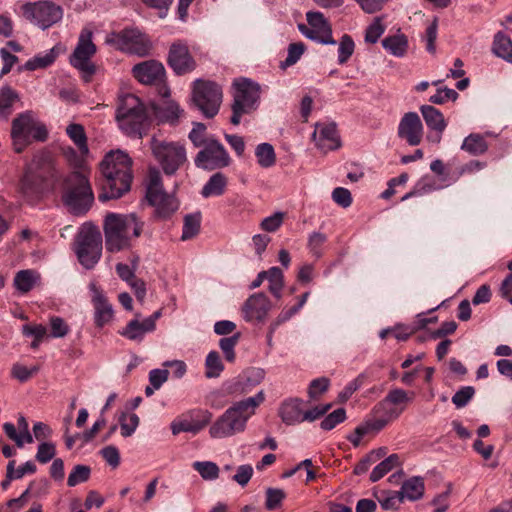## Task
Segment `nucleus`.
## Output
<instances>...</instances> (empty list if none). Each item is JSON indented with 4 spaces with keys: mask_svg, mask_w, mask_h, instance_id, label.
<instances>
[{
    "mask_svg": "<svg viewBox=\"0 0 512 512\" xmlns=\"http://www.w3.org/2000/svg\"><path fill=\"white\" fill-rule=\"evenodd\" d=\"M239 339L240 333H236L230 337L221 338L219 341V346L224 353L225 359L229 362H233L235 360L234 348L237 345Z\"/></svg>",
    "mask_w": 512,
    "mask_h": 512,
    "instance_id": "3c124183",
    "label": "nucleus"
},
{
    "mask_svg": "<svg viewBox=\"0 0 512 512\" xmlns=\"http://www.w3.org/2000/svg\"><path fill=\"white\" fill-rule=\"evenodd\" d=\"M264 379V371L252 368L227 384L228 394L239 396L249 393L252 388Z\"/></svg>",
    "mask_w": 512,
    "mask_h": 512,
    "instance_id": "4be33fe9",
    "label": "nucleus"
},
{
    "mask_svg": "<svg viewBox=\"0 0 512 512\" xmlns=\"http://www.w3.org/2000/svg\"><path fill=\"white\" fill-rule=\"evenodd\" d=\"M48 138L46 126L36 119L32 111L20 113L12 120L11 139L16 153H22L33 142Z\"/></svg>",
    "mask_w": 512,
    "mask_h": 512,
    "instance_id": "423d86ee",
    "label": "nucleus"
},
{
    "mask_svg": "<svg viewBox=\"0 0 512 512\" xmlns=\"http://www.w3.org/2000/svg\"><path fill=\"white\" fill-rule=\"evenodd\" d=\"M474 394L475 389L472 386H464L453 395L452 402L457 408H463L473 398Z\"/></svg>",
    "mask_w": 512,
    "mask_h": 512,
    "instance_id": "052dcab7",
    "label": "nucleus"
},
{
    "mask_svg": "<svg viewBox=\"0 0 512 512\" xmlns=\"http://www.w3.org/2000/svg\"><path fill=\"white\" fill-rule=\"evenodd\" d=\"M66 133L81 153L88 152L87 137L82 125L75 123L70 124L66 128Z\"/></svg>",
    "mask_w": 512,
    "mask_h": 512,
    "instance_id": "4c0bfd02",
    "label": "nucleus"
},
{
    "mask_svg": "<svg viewBox=\"0 0 512 512\" xmlns=\"http://www.w3.org/2000/svg\"><path fill=\"white\" fill-rule=\"evenodd\" d=\"M270 310V300L264 293L251 295L242 307L243 317L248 322H264Z\"/></svg>",
    "mask_w": 512,
    "mask_h": 512,
    "instance_id": "aec40b11",
    "label": "nucleus"
},
{
    "mask_svg": "<svg viewBox=\"0 0 512 512\" xmlns=\"http://www.w3.org/2000/svg\"><path fill=\"white\" fill-rule=\"evenodd\" d=\"M201 224V214L199 212L188 214L184 218L182 240L193 238L199 233Z\"/></svg>",
    "mask_w": 512,
    "mask_h": 512,
    "instance_id": "58836bf2",
    "label": "nucleus"
},
{
    "mask_svg": "<svg viewBox=\"0 0 512 512\" xmlns=\"http://www.w3.org/2000/svg\"><path fill=\"white\" fill-rule=\"evenodd\" d=\"M206 126L203 123H194L193 129L189 133V139L195 147H203L210 137L205 136Z\"/></svg>",
    "mask_w": 512,
    "mask_h": 512,
    "instance_id": "680f3d73",
    "label": "nucleus"
},
{
    "mask_svg": "<svg viewBox=\"0 0 512 512\" xmlns=\"http://www.w3.org/2000/svg\"><path fill=\"white\" fill-rule=\"evenodd\" d=\"M167 61L177 75L189 73L196 67L187 45L182 42H174L171 45Z\"/></svg>",
    "mask_w": 512,
    "mask_h": 512,
    "instance_id": "6ab92c4d",
    "label": "nucleus"
},
{
    "mask_svg": "<svg viewBox=\"0 0 512 512\" xmlns=\"http://www.w3.org/2000/svg\"><path fill=\"white\" fill-rule=\"evenodd\" d=\"M19 101L18 93L10 86L0 89V118L7 119L13 111V106Z\"/></svg>",
    "mask_w": 512,
    "mask_h": 512,
    "instance_id": "7c9ffc66",
    "label": "nucleus"
},
{
    "mask_svg": "<svg viewBox=\"0 0 512 512\" xmlns=\"http://www.w3.org/2000/svg\"><path fill=\"white\" fill-rule=\"evenodd\" d=\"M143 227L144 222L134 213L107 214L103 224L106 250L117 253L130 249L133 240L142 234Z\"/></svg>",
    "mask_w": 512,
    "mask_h": 512,
    "instance_id": "20e7f679",
    "label": "nucleus"
},
{
    "mask_svg": "<svg viewBox=\"0 0 512 512\" xmlns=\"http://www.w3.org/2000/svg\"><path fill=\"white\" fill-rule=\"evenodd\" d=\"M414 395V392L408 393L401 388L391 389L386 397L374 407L373 411L397 419L404 411L405 404L411 402Z\"/></svg>",
    "mask_w": 512,
    "mask_h": 512,
    "instance_id": "f3484780",
    "label": "nucleus"
},
{
    "mask_svg": "<svg viewBox=\"0 0 512 512\" xmlns=\"http://www.w3.org/2000/svg\"><path fill=\"white\" fill-rule=\"evenodd\" d=\"M379 417L368 420L362 423L363 428L366 433H378L381 431L390 421L394 420V418H390L389 415H385L382 413H375Z\"/></svg>",
    "mask_w": 512,
    "mask_h": 512,
    "instance_id": "603ef678",
    "label": "nucleus"
},
{
    "mask_svg": "<svg viewBox=\"0 0 512 512\" xmlns=\"http://www.w3.org/2000/svg\"><path fill=\"white\" fill-rule=\"evenodd\" d=\"M346 419V411L344 408H338L328 414L321 422L320 426L323 430H332L337 424L342 423Z\"/></svg>",
    "mask_w": 512,
    "mask_h": 512,
    "instance_id": "6e6d98bb",
    "label": "nucleus"
},
{
    "mask_svg": "<svg viewBox=\"0 0 512 512\" xmlns=\"http://www.w3.org/2000/svg\"><path fill=\"white\" fill-rule=\"evenodd\" d=\"M121 435L123 437H130L139 425V417L135 413L127 414L122 413L119 418Z\"/></svg>",
    "mask_w": 512,
    "mask_h": 512,
    "instance_id": "49530a36",
    "label": "nucleus"
},
{
    "mask_svg": "<svg viewBox=\"0 0 512 512\" xmlns=\"http://www.w3.org/2000/svg\"><path fill=\"white\" fill-rule=\"evenodd\" d=\"M93 32L84 28L80 32L77 45L70 56V64L89 75L95 72V66L91 63V58L95 55L97 48L92 41Z\"/></svg>",
    "mask_w": 512,
    "mask_h": 512,
    "instance_id": "4468645a",
    "label": "nucleus"
},
{
    "mask_svg": "<svg viewBox=\"0 0 512 512\" xmlns=\"http://www.w3.org/2000/svg\"><path fill=\"white\" fill-rule=\"evenodd\" d=\"M62 200L75 215L89 210L94 196L88 179L82 173L73 172L64 179Z\"/></svg>",
    "mask_w": 512,
    "mask_h": 512,
    "instance_id": "0eeeda50",
    "label": "nucleus"
},
{
    "mask_svg": "<svg viewBox=\"0 0 512 512\" xmlns=\"http://www.w3.org/2000/svg\"><path fill=\"white\" fill-rule=\"evenodd\" d=\"M137 263H138L137 256L133 259L132 266H129L128 264H124V263H118L116 265V272H117L118 276L123 281L127 282L128 284L130 282H132L134 279H136L135 270L137 268Z\"/></svg>",
    "mask_w": 512,
    "mask_h": 512,
    "instance_id": "69168bd1",
    "label": "nucleus"
},
{
    "mask_svg": "<svg viewBox=\"0 0 512 512\" xmlns=\"http://www.w3.org/2000/svg\"><path fill=\"white\" fill-rule=\"evenodd\" d=\"M355 44L351 36L344 34L339 42L338 63L345 64L354 52Z\"/></svg>",
    "mask_w": 512,
    "mask_h": 512,
    "instance_id": "de8ad7c7",
    "label": "nucleus"
},
{
    "mask_svg": "<svg viewBox=\"0 0 512 512\" xmlns=\"http://www.w3.org/2000/svg\"><path fill=\"white\" fill-rule=\"evenodd\" d=\"M305 51V45L302 42L291 43L288 47L287 58L280 63V68L286 69L294 65L303 55Z\"/></svg>",
    "mask_w": 512,
    "mask_h": 512,
    "instance_id": "8fccbe9b",
    "label": "nucleus"
},
{
    "mask_svg": "<svg viewBox=\"0 0 512 512\" xmlns=\"http://www.w3.org/2000/svg\"><path fill=\"white\" fill-rule=\"evenodd\" d=\"M151 110L159 122L176 124L183 114V110L173 101H165L162 104L152 105Z\"/></svg>",
    "mask_w": 512,
    "mask_h": 512,
    "instance_id": "a878e982",
    "label": "nucleus"
},
{
    "mask_svg": "<svg viewBox=\"0 0 512 512\" xmlns=\"http://www.w3.org/2000/svg\"><path fill=\"white\" fill-rule=\"evenodd\" d=\"M461 149L473 156H477L484 154L488 150V144L482 135L472 133L464 139Z\"/></svg>",
    "mask_w": 512,
    "mask_h": 512,
    "instance_id": "473e14b6",
    "label": "nucleus"
},
{
    "mask_svg": "<svg viewBox=\"0 0 512 512\" xmlns=\"http://www.w3.org/2000/svg\"><path fill=\"white\" fill-rule=\"evenodd\" d=\"M397 493L402 501L403 499L418 500L424 493V481L420 477H412L402 484L401 490Z\"/></svg>",
    "mask_w": 512,
    "mask_h": 512,
    "instance_id": "cd10ccee",
    "label": "nucleus"
},
{
    "mask_svg": "<svg viewBox=\"0 0 512 512\" xmlns=\"http://www.w3.org/2000/svg\"><path fill=\"white\" fill-rule=\"evenodd\" d=\"M397 134L410 146H417L422 142L424 127L416 112L405 113L398 125Z\"/></svg>",
    "mask_w": 512,
    "mask_h": 512,
    "instance_id": "a211bd4d",
    "label": "nucleus"
},
{
    "mask_svg": "<svg viewBox=\"0 0 512 512\" xmlns=\"http://www.w3.org/2000/svg\"><path fill=\"white\" fill-rule=\"evenodd\" d=\"M207 378L219 377L221 372L224 370V365L221 361L220 355L216 351H211L206 357L205 361Z\"/></svg>",
    "mask_w": 512,
    "mask_h": 512,
    "instance_id": "c03bdc74",
    "label": "nucleus"
},
{
    "mask_svg": "<svg viewBox=\"0 0 512 512\" xmlns=\"http://www.w3.org/2000/svg\"><path fill=\"white\" fill-rule=\"evenodd\" d=\"M192 467L204 480L212 481L219 476V467L212 461H196Z\"/></svg>",
    "mask_w": 512,
    "mask_h": 512,
    "instance_id": "37998d69",
    "label": "nucleus"
},
{
    "mask_svg": "<svg viewBox=\"0 0 512 512\" xmlns=\"http://www.w3.org/2000/svg\"><path fill=\"white\" fill-rule=\"evenodd\" d=\"M153 157L166 175H173L187 161L186 149L176 141H167L153 136L150 140Z\"/></svg>",
    "mask_w": 512,
    "mask_h": 512,
    "instance_id": "1a4fd4ad",
    "label": "nucleus"
},
{
    "mask_svg": "<svg viewBox=\"0 0 512 512\" xmlns=\"http://www.w3.org/2000/svg\"><path fill=\"white\" fill-rule=\"evenodd\" d=\"M306 19L309 26L320 31L322 34L324 33L326 39L332 37L331 26L321 12L310 11L306 14Z\"/></svg>",
    "mask_w": 512,
    "mask_h": 512,
    "instance_id": "ea45409f",
    "label": "nucleus"
},
{
    "mask_svg": "<svg viewBox=\"0 0 512 512\" xmlns=\"http://www.w3.org/2000/svg\"><path fill=\"white\" fill-rule=\"evenodd\" d=\"M194 162L198 168L211 171L227 167L230 164V156L218 140L209 138L206 145L197 153Z\"/></svg>",
    "mask_w": 512,
    "mask_h": 512,
    "instance_id": "2eb2a0df",
    "label": "nucleus"
},
{
    "mask_svg": "<svg viewBox=\"0 0 512 512\" xmlns=\"http://www.w3.org/2000/svg\"><path fill=\"white\" fill-rule=\"evenodd\" d=\"M458 98V93L454 89L450 88H439L436 93L429 98V101L433 104H444L447 101H455Z\"/></svg>",
    "mask_w": 512,
    "mask_h": 512,
    "instance_id": "338daca9",
    "label": "nucleus"
},
{
    "mask_svg": "<svg viewBox=\"0 0 512 512\" xmlns=\"http://www.w3.org/2000/svg\"><path fill=\"white\" fill-rule=\"evenodd\" d=\"M56 454L55 444L52 442H42L38 446V450L36 453V460L42 464L48 463L50 460L54 458Z\"/></svg>",
    "mask_w": 512,
    "mask_h": 512,
    "instance_id": "e2e57ef3",
    "label": "nucleus"
},
{
    "mask_svg": "<svg viewBox=\"0 0 512 512\" xmlns=\"http://www.w3.org/2000/svg\"><path fill=\"white\" fill-rule=\"evenodd\" d=\"M492 51L498 57L512 63V41L509 36L498 32L494 36Z\"/></svg>",
    "mask_w": 512,
    "mask_h": 512,
    "instance_id": "2f4dec72",
    "label": "nucleus"
},
{
    "mask_svg": "<svg viewBox=\"0 0 512 512\" xmlns=\"http://www.w3.org/2000/svg\"><path fill=\"white\" fill-rule=\"evenodd\" d=\"M132 159L121 150L111 151L100 163V171L103 176L102 189L99 200L120 198L128 192L132 182Z\"/></svg>",
    "mask_w": 512,
    "mask_h": 512,
    "instance_id": "f03ea898",
    "label": "nucleus"
},
{
    "mask_svg": "<svg viewBox=\"0 0 512 512\" xmlns=\"http://www.w3.org/2000/svg\"><path fill=\"white\" fill-rule=\"evenodd\" d=\"M298 28L305 37H307L311 40L317 41L321 44H332V45L336 44V41L333 39V37L326 39V36L324 33L322 34L320 31H317L316 29L312 28L311 26L308 27L304 24H299Z\"/></svg>",
    "mask_w": 512,
    "mask_h": 512,
    "instance_id": "13d9d810",
    "label": "nucleus"
},
{
    "mask_svg": "<svg viewBox=\"0 0 512 512\" xmlns=\"http://www.w3.org/2000/svg\"><path fill=\"white\" fill-rule=\"evenodd\" d=\"M103 239L99 229L93 225H84L76 238L75 253L81 265L92 269L100 260Z\"/></svg>",
    "mask_w": 512,
    "mask_h": 512,
    "instance_id": "9b49d317",
    "label": "nucleus"
},
{
    "mask_svg": "<svg viewBox=\"0 0 512 512\" xmlns=\"http://www.w3.org/2000/svg\"><path fill=\"white\" fill-rule=\"evenodd\" d=\"M116 120L120 129L132 137L142 138L149 127L147 109L133 94H126L120 99Z\"/></svg>",
    "mask_w": 512,
    "mask_h": 512,
    "instance_id": "39448f33",
    "label": "nucleus"
},
{
    "mask_svg": "<svg viewBox=\"0 0 512 512\" xmlns=\"http://www.w3.org/2000/svg\"><path fill=\"white\" fill-rule=\"evenodd\" d=\"M171 431L173 435H177L181 432H190L196 434L201 431V425H193L192 421H190L188 416L185 414L181 418L176 419L171 423Z\"/></svg>",
    "mask_w": 512,
    "mask_h": 512,
    "instance_id": "a18cd8bd",
    "label": "nucleus"
},
{
    "mask_svg": "<svg viewBox=\"0 0 512 512\" xmlns=\"http://www.w3.org/2000/svg\"><path fill=\"white\" fill-rule=\"evenodd\" d=\"M300 399H289L284 401L279 408V416L287 425H295L303 422L304 411L301 408Z\"/></svg>",
    "mask_w": 512,
    "mask_h": 512,
    "instance_id": "bb28decb",
    "label": "nucleus"
},
{
    "mask_svg": "<svg viewBox=\"0 0 512 512\" xmlns=\"http://www.w3.org/2000/svg\"><path fill=\"white\" fill-rule=\"evenodd\" d=\"M146 199L155 208L160 218H168L179 207L178 200L172 194L165 192L162 185V176L157 168H150L146 183Z\"/></svg>",
    "mask_w": 512,
    "mask_h": 512,
    "instance_id": "9d476101",
    "label": "nucleus"
},
{
    "mask_svg": "<svg viewBox=\"0 0 512 512\" xmlns=\"http://www.w3.org/2000/svg\"><path fill=\"white\" fill-rule=\"evenodd\" d=\"M133 76L142 84L152 85L161 83L165 78L163 64L156 60H147L132 68Z\"/></svg>",
    "mask_w": 512,
    "mask_h": 512,
    "instance_id": "412c9836",
    "label": "nucleus"
},
{
    "mask_svg": "<svg viewBox=\"0 0 512 512\" xmlns=\"http://www.w3.org/2000/svg\"><path fill=\"white\" fill-rule=\"evenodd\" d=\"M399 465V456L397 454H391L382 462H380L371 472L370 480L376 482L380 480L384 475L390 472L394 467Z\"/></svg>",
    "mask_w": 512,
    "mask_h": 512,
    "instance_id": "e433bc0d",
    "label": "nucleus"
},
{
    "mask_svg": "<svg viewBox=\"0 0 512 512\" xmlns=\"http://www.w3.org/2000/svg\"><path fill=\"white\" fill-rule=\"evenodd\" d=\"M233 102L231 104V123L238 125L243 115L257 110L260 101V85L242 78L233 82Z\"/></svg>",
    "mask_w": 512,
    "mask_h": 512,
    "instance_id": "6e6552de",
    "label": "nucleus"
},
{
    "mask_svg": "<svg viewBox=\"0 0 512 512\" xmlns=\"http://www.w3.org/2000/svg\"><path fill=\"white\" fill-rule=\"evenodd\" d=\"M285 492L278 488H268L266 490L265 507L267 510H275L280 507L285 498Z\"/></svg>",
    "mask_w": 512,
    "mask_h": 512,
    "instance_id": "4d7b16f0",
    "label": "nucleus"
},
{
    "mask_svg": "<svg viewBox=\"0 0 512 512\" xmlns=\"http://www.w3.org/2000/svg\"><path fill=\"white\" fill-rule=\"evenodd\" d=\"M58 180L59 172L52 154L41 150L26 164L20 179L19 191L27 201L34 202L45 192L53 189Z\"/></svg>",
    "mask_w": 512,
    "mask_h": 512,
    "instance_id": "f257e3e1",
    "label": "nucleus"
},
{
    "mask_svg": "<svg viewBox=\"0 0 512 512\" xmlns=\"http://www.w3.org/2000/svg\"><path fill=\"white\" fill-rule=\"evenodd\" d=\"M24 17L34 25L45 30L59 22L63 9L52 1L29 2L22 6Z\"/></svg>",
    "mask_w": 512,
    "mask_h": 512,
    "instance_id": "ddd939ff",
    "label": "nucleus"
},
{
    "mask_svg": "<svg viewBox=\"0 0 512 512\" xmlns=\"http://www.w3.org/2000/svg\"><path fill=\"white\" fill-rule=\"evenodd\" d=\"M330 381L326 377L317 378L311 381L308 388V395L311 399H318L329 387Z\"/></svg>",
    "mask_w": 512,
    "mask_h": 512,
    "instance_id": "0e129e2a",
    "label": "nucleus"
},
{
    "mask_svg": "<svg viewBox=\"0 0 512 512\" xmlns=\"http://www.w3.org/2000/svg\"><path fill=\"white\" fill-rule=\"evenodd\" d=\"M223 100L222 88L210 80L196 79L192 86V102L206 117H215Z\"/></svg>",
    "mask_w": 512,
    "mask_h": 512,
    "instance_id": "f8f14e48",
    "label": "nucleus"
},
{
    "mask_svg": "<svg viewBox=\"0 0 512 512\" xmlns=\"http://www.w3.org/2000/svg\"><path fill=\"white\" fill-rule=\"evenodd\" d=\"M119 48L129 54L144 57L150 54L152 42L147 35L136 28L124 29L117 34Z\"/></svg>",
    "mask_w": 512,
    "mask_h": 512,
    "instance_id": "dca6fc26",
    "label": "nucleus"
},
{
    "mask_svg": "<svg viewBox=\"0 0 512 512\" xmlns=\"http://www.w3.org/2000/svg\"><path fill=\"white\" fill-rule=\"evenodd\" d=\"M91 469L86 465H76L67 479V485L74 487L79 483L86 482L90 477Z\"/></svg>",
    "mask_w": 512,
    "mask_h": 512,
    "instance_id": "09e8293b",
    "label": "nucleus"
},
{
    "mask_svg": "<svg viewBox=\"0 0 512 512\" xmlns=\"http://www.w3.org/2000/svg\"><path fill=\"white\" fill-rule=\"evenodd\" d=\"M382 46L396 57L405 55L408 48V39L404 34H396L383 39Z\"/></svg>",
    "mask_w": 512,
    "mask_h": 512,
    "instance_id": "c756f323",
    "label": "nucleus"
},
{
    "mask_svg": "<svg viewBox=\"0 0 512 512\" xmlns=\"http://www.w3.org/2000/svg\"><path fill=\"white\" fill-rule=\"evenodd\" d=\"M226 186L227 177L223 173L217 172L213 174L203 186L201 194L205 198L220 196L225 192Z\"/></svg>",
    "mask_w": 512,
    "mask_h": 512,
    "instance_id": "c85d7f7f",
    "label": "nucleus"
},
{
    "mask_svg": "<svg viewBox=\"0 0 512 512\" xmlns=\"http://www.w3.org/2000/svg\"><path fill=\"white\" fill-rule=\"evenodd\" d=\"M92 304L94 307V322L98 328H102L112 321L114 316L112 304L103 292L97 288H93Z\"/></svg>",
    "mask_w": 512,
    "mask_h": 512,
    "instance_id": "393cba45",
    "label": "nucleus"
},
{
    "mask_svg": "<svg viewBox=\"0 0 512 512\" xmlns=\"http://www.w3.org/2000/svg\"><path fill=\"white\" fill-rule=\"evenodd\" d=\"M265 401L264 391L235 402L210 426L212 438L232 437L245 431L248 420L256 413V409Z\"/></svg>",
    "mask_w": 512,
    "mask_h": 512,
    "instance_id": "7ed1b4c3",
    "label": "nucleus"
},
{
    "mask_svg": "<svg viewBox=\"0 0 512 512\" xmlns=\"http://www.w3.org/2000/svg\"><path fill=\"white\" fill-rule=\"evenodd\" d=\"M366 14H376L382 11L389 0H353Z\"/></svg>",
    "mask_w": 512,
    "mask_h": 512,
    "instance_id": "bf43d9fd",
    "label": "nucleus"
},
{
    "mask_svg": "<svg viewBox=\"0 0 512 512\" xmlns=\"http://www.w3.org/2000/svg\"><path fill=\"white\" fill-rule=\"evenodd\" d=\"M283 220L284 213L276 212L273 215L264 218L260 224V227L266 232H275L280 228Z\"/></svg>",
    "mask_w": 512,
    "mask_h": 512,
    "instance_id": "774afa93",
    "label": "nucleus"
},
{
    "mask_svg": "<svg viewBox=\"0 0 512 512\" xmlns=\"http://www.w3.org/2000/svg\"><path fill=\"white\" fill-rule=\"evenodd\" d=\"M58 52L55 48L50 49L43 55H37L33 59L28 60L24 67L26 70L33 71L38 68H45L51 65L57 58Z\"/></svg>",
    "mask_w": 512,
    "mask_h": 512,
    "instance_id": "a19ab883",
    "label": "nucleus"
},
{
    "mask_svg": "<svg viewBox=\"0 0 512 512\" xmlns=\"http://www.w3.org/2000/svg\"><path fill=\"white\" fill-rule=\"evenodd\" d=\"M266 278L269 281V291L276 297H281L284 285V276L280 268L272 267L267 271Z\"/></svg>",
    "mask_w": 512,
    "mask_h": 512,
    "instance_id": "79ce46f5",
    "label": "nucleus"
},
{
    "mask_svg": "<svg viewBox=\"0 0 512 512\" xmlns=\"http://www.w3.org/2000/svg\"><path fill=\"white\" fill-rule=\"evenodd\" d=\"M326 240V235L321 232H313L310 234L307 243L310 253L316 258H320L322 256V247Z\"/></svg>",
    "mask_w": 512,
    "mask_h": 512,
    "instance_id": "864d4df0",
    "label": "nucleus"
},
{
    "mask_svg": "<svg viewBox=\"0 0 512 512\" xmlns=\"http://www.w3.org/2000/svg\"><path fill=\"white\" fill-rule=\"evenodd\" d=\"M38 279L39 274L36 271L30 269L21 270L14 277V285L21 293H27L33 289Z\"/></svg>",
    "mask_w": 512,
    "mask_h": 512,
    "instance_id": "72a5a7b5",
    "label": "nucleus"
},
{
    "mask_svg": "<svg viewBox=\"0 0 512 512\" xmlns=\"http://www.w3.org/2000/svg\"><path fill=\"white\" fill-rule=\"evenodd\" d=\"M147 332H152V330L146 329L145 320L140 322L138 319H133L128 322L120 334L129 340L141 341Z\"/></svg>",
    "mask_w": 512,
    "mask_h": 512,
    "instance_id": "f704fd0d",
    "label": "nucleus"
},
{
    "mask_svg": "<svg viewBox=\"0 0 512 512\" xmlns=\"http://www.w3.org/2000/svg\"><path fill=\"white\" fill-rule=\"evenodd\" d=\"M385 31L381 18L376 17L365 31V41L367 43H376Z\"/></svg>",
    "mask_w": 512,
    "mask_h": 512,
    "instance_id": "5fc2aeb1",
    "label": "nucleus"
},
{
    "mask_svg": "<svg viewBox=\"0 0 512 512\" xmlns=\"http://www.w3.org/2000/svg\"><path fill=\"white\" fill-rule=\"evenodd\" d=\"M316 146L324 153L341 146L340 137L335 123L318 124L313 133Z\"/></svg>",
    "mask_w": 512,
    "mask_h": 512,
    "instance_id": "5701e85b",
    "label": "nucleus"
},
{
    "mask_svg": "<svg viewBox=\"0 0 512 512\" xmlns=\"http://www.w3.org/2000/svg\"><path fill=\"white\" fill-rule=\"evenodd\" d=\"M255 155L258 164L263 168H269L276 162V155L274 148L269 143H262L256 147Z\"/></svg>",
    "mask_w": 512,
    "mask_h": 512,
    "instance_id": "c9c22d12",
    "label": "nucleus"
},
{
    "mask_svg": "<svg viewBox=\"0 0 512 512\" xmlns=\"http://www.w3.org/2000/svg\"><path fill=\"white\" fill-rule=\"evenodd\" d=\"M420 112L427 127L435 132L432 135H428L427 139L437 144L440 143L442 134L447 127V122L444 118V115L440 112V110L431 105H422L420 107Z\"/></svg>",
    "mask_w": 512,
    "mask_h": 512,
    "instance_id": "b1692460",
    "label": "nucleus"
}]
</instances>
